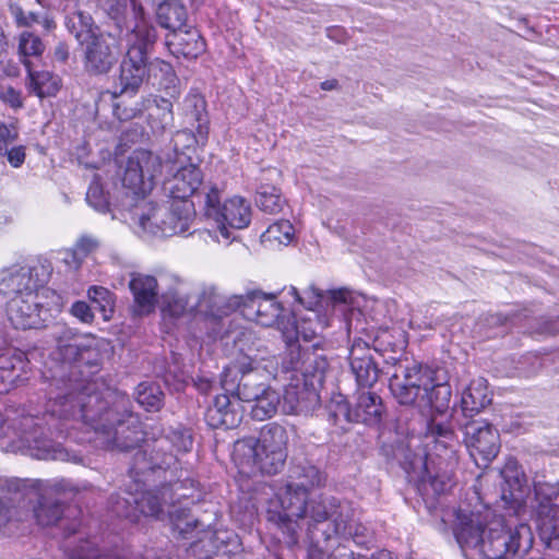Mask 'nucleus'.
<instances>
[{
    "mask_svg": "<svg viewBox=\"0 0 559 559\" xmlns=\"http://www.w3.org/2000/svg\"><path fill=\"white\" fill-rule=\"evenodd\" d=\"M111 397V393L103 396L96 392L95 384L88 383L80 392L51 397L53 405L50 417L58 415L81 420L94 431L96 444L107 450L128 451L144 442V449L136 452L130 469L134 477L156 468L170 467L175 457L169 450H191V433L181 427L170 429L151 444L144 438L145 432L139 417L128 411V400L116 396L115 401H110Z\"/></svg>",
    "mask_w": 559,
    "mask_h": 559,
    "instance_id": "nucleus-1",
    "label": "nucleus"
},
{
    "mask_svg": "<svg viewBox=\"0 0 559 559\" xmlns=\"http://www.w3.org/2000/svg\"><path fill=\"white\" fill-rule=\"evenodd\" d=\"M455 538L466 559L496 558L527 551L533 544L531 527L525 523L504 525L502 520L491 522L487 539L478 515H457Z\"/></svg>",
    "mask_w": 559,
    "mask_h": 559,
    "instance_id": "nucleus-2",
    "label": "nucleus"
},
{
    "mask_svg": "<svg viewBox=\"0 0 559 559\" xmlns=\"http://www.w3.org/2000/svg\"><path fill=\"white\" fill-rule=\"evenodd\" d=\"M273 361L257 356L245 355L236 366L240 373L237 384L231 369H225L222 386L225 392L236 396L239 401L251 403V416L257 420L273 417L278 407L281 395L269 384L261 381L263 373L272 374Z\"/></svg>",
    "mask_w": 559,
    "mask_h": 559,
    "instance_id": "nucleus-3",
    "label": "nucleus"
},
{
    "mask_svg": "<svg viewBox=\"0 0 559 559\" xmlns=\"http://www.w3.org/2000/svg\"><path fill=\"white\" fill-rule=\"evenodd\" d=\"M288 436L284 427L267 424L262 427L259 438L245 437L234 444L233 457L246 473L259 471L276 474L284 467L287 457Z\"/></svg>",
    "mask_w": 559,
    "mask_h": 559,
    "instance_id": "nucleus-4",
    "label": "nucleus"
},
{
    "mask_svg": "<svg viewBox=\"0 0 559 559\" xmlns=\"http://www.w3.org/2000/svg\"><path fill=\"white\" fill-rule=\"evenodd\" d=\"M430 430L439 436L438 441L427 443L429 449L424 462V475L418 489L423 496L435 498L447 492L452 486L453 468L457 464L455 432L449 426L433 421Z\"/></svg>",
    "mask_w": 559,
    "mask_h": 559,
    "instance_id": "nucleus-5",
    "label": "nucleus"
},
{
    "mask_svg": "<svg viewBox=\"0 0 559 559\" xmlns=\"http://www.w3.org/2000/svg\"><path fill=\"white\" fill-rule=\"evenodd\" d=\"M288 481L277 493L282 511L281 522L304 521L307 532H312L311 510L314 504L324 499H336L332 496L318 495L309 498V490L325 483V476L313 465L296 466Z\"/></svg>",
    "mask_w": 559,
    "mask_h": 559,
    "instance_id": "nucleus-6",
    "label": "nucleus"
},
{
    "mask_svg": "<svg viewBox=\"0 0 559 559\" xmlns=\"http://www.w3.org/2000/svg\"><path fill=\"white\" fill-rule=\"evenodd\" d=\"M157 38L156 28L141 17L127 36V52L120 63L112 98L134 97L148 76V47Z\"/></svg>",
    "mask_w": 559,
    "mask_h": 559,
    "instance_id": "nucleus-7",
    "label": "nucleus"
},
{
    "mask_svg": "<svg viewBox=\"0 0 559 559\" xmlns=\"http://www.w3.org/2000/svg\"><path fill=\"white\" fill-rule=\"evenodd\" d=\"M312 532H308L313 542L319 543L317 534L319 526L325 524L321 531L323 540L333 536L353 539L357 545H366L370 540L369 530L354 519V509L347 501L338 499H324L314 504L311 510Z\"/></svg>",
    "mask_w": 559,
    "mask_h": 559,
    "instance_id": "nucleus-8",
    "label": "nucleus"
},
{
    "mask_svg": "<svg viewBox=\"0 0 559 559\" xmlns=\"http://www.w3.org/2000/svg\"><path fill=\"white\" fill-rule=\"evenodd\" d=\"M194 203L170 199L163 204L146 203L139 214V226L153 236L183 235L194 219Z\"/></svg>",
    "mask_w": 559,
    "mask_h": 559,
    "instance_id": "nucleus-9",
    "label": "nucleus"
},
{
    "mask_svg": "<svg viewBox=\"0 0 559 559\" xmlns=\"http://www.w3.org/2000/svg\"><path fill=\"white\" fill-rule=\"evenodd\" d=\"M60 296L50 288L16 295L8 301L7 316L15 329L28 330L44 326L50 311L59 309Z\"/></svg>",
    "mask_w": 559,
    "mask_h": 559,
    "instance_id": "nucleus-10",
    "label": "nucleus"
},
{
    "mask_svg": "<svg viewBox=\"0 0 559 559\" xmlns=\"http://www.w3.org/2000/svg\"><path fill=\"white\" fill-rule=\"evenodd\" d=\"M203 212L204 215L217 224L219 235L229 239L227 226L233 228H245L251 222V204L242 197L235 195L221 203V192L216 187H204Z\"/></svg>",
    "mask_w": 559,
    "mask_h": 559,
    "instance_id": "nucleus-11",
    "label": "nucleus"
},
{
    "mask_svg": "<svg viewBox=\"0 0 559 559\" xmlns=\"http://www.w3.org/2000/svg\"><path fill=\"white\" fill-rule=\"evenodd\" d=\"M390 391L401 405H414L432 388V376L429 368L407 360L400 361L390 377Z\"/></svg>",
    "mask_w": 559,
    "mask_h": 559,
    "instance_id": "nucleus-12",
    "label": "nucleus"
},
{
    "mask_svg": "<svg viewBox=\"0 0 559 559\" xmlns=\"http://www.w3.org/2000/svg\"><path fill=\"white\" fill-rule=\"evenodd\" d=\"M182 488L181 481L173 485L163 486L156 490H147L138 496L130 495L129 499L117 501L114 511L120 515L138 521L140 515L159 519L164 513V507L175 503V496L187 497L186 493H179Z\"/></svg>",
    "mask_w": 559,
    "mask_h": 559,
    "instance_id": "nucleus-13",
    "label": "nucleus"
},
{
    "mask_svg": "<svg viewBox=\"0 0 559 559\" xmlns=\"http://www.w3.org/2000/svg\"><path fill=\"white\" fill-rule=\"evenodd\" d=\"M173 525L183 539H193L187 549L189 557L210 559L231 551L228 549L230 542L227 532H216L209 527L199 530V521L189 516L173 520Z\"/></svg>",
    "mask_w": 559,
    "mask_h": 559,
    "instance_id": "nucleus-14",
    "label": "nucleus"
},
{
    "mask_svg": "<svg viewBox=\"0 0 559 559\" xmlns=\"http://www.w3.org/2000/svg\"><path fill=\"white\" fill-rule=\"evenodd\" d=\"M49 276V269L41 263L14 264L1 270L0 294L26 295L46 288L44 285Z\"/></svg>",
    "mask_w": 559,
    "mask_h": 559,
    "instance_id": "nucleus-15",
    "label": "nucleus"
},
{
    "mask_svg": "<svg viewBox=\"0 0 559 559\" xmlns=\"http://www.w3.org/2000/svg\"><path fill=\"white\" fill-rule=\"evenodd\" d=\"M162 167L159 156L145 150L134 151L127 160L122 183L135 194H144L153 189Z\"/></svg>",
    "mask_w": 559,
    "mask_h": 559,
    "instance_id": "nucleus-16",
    "label": "nucleus"
},
{
    "mask_svg": "<svg viewBox=\"0 0 559 559\" xmlns=\"http://www.w3.org/2000/svg\"><path fill=\"white\" fill-rule=\"evenodd\" d=\"M162 310L166 316L180 318L195 311L194 288L173 273L160 274Z\"/></svg>",
    "mask_w": 559,
    "mask_h": 559,
    "instance_id": "nucleus-17",
    "label": "nucleus"
},
{
    "mask_svg": "<svg viewBox=\"0 0 559 559\" xmlns=\"http://www.w3.org/2000/svg\"><path fill=\"white\" fill-rule=\"evenodd\" d=\"M230 307L241 308L242 316L262 326L280 324L283 308L273 296L261 292L230 296Z\"/></svg>",
    "mask_w": 559,
    "mask_h": 559,
    "instance_id": "nucleus-18",
    "label": "nucleus"
},
{
    "mask_svg": "<svg viewBox=\"0 0 559 559\" xmlns=\"http://www.w3.org/2000/svg\"><path fill=\"white\" fill-rule=\"evenodd\" d=\"M464 442L475 459L490 462L500 449L498 430L486 420H471L464 426Z\"/></svg>",
    "mask_w": 559,
    "mask_h": 559,
    "instance_id": "nucleus-19",
    "label": "nucleus"
},
{
    "mask_svg": "<svg viewBox=\"0 0 559 559\" xmlns=\"http://www.w3.org/2000/svg\"><path fill=\"white\" fill-rule=\"evenodd\" d=\"M84 69L91 75L107 74L118 60L115 38L100 34L84 45Z\"/></svg>",
    "mask_w": 559,
    "mask_h": 559,
    "instance_id": "nucleus-20",
    "label": "nucleus"
},
{
    "mask_svg": "<svg viewBox=\"0 0 559 559\" xmlns=\"http://www.w3.org/2000/svg\"><path fill=\"white\" fill-rule=\"evenodd\" d=\"M203 174L201 169L193 164L181 166L176 173L164 182V190L173 200L190 201L189 198L197 195L203 203V195L198 194V189L202 186Z\"/></svg>",
    "mask_w": 559,
    "mask_h": 559,
    "instance_id": "nucleus-21",
    "label": "nucleus"
},
{
    "mask_svg": "<svg viewBox=\"0 0 559 559\" xmlns=\"http://www.w3.org/2000/svg\"><path fill=\"white\" fill-rule=\"evenodd\" d=\"M130 276L129 288L133 296L134 312L138 316L152 313L157 305L160 277L157 280L143 273H132Z\"/></svg>",
    "mask_w": 559,
    "mask_h": 559,
    "instance_id": "nucleus-22",
    "label": "nucleus"
},
{
    "mask_svg": "<svg viewBox=\"0 0 559 559\" xmlns=\"http://www.w3.org/2000/svg\"><path fill=\"white\" fill-rule=\"evenodd\" d=\"M57 347L67 361L84 360L85 354L97 352L98 341L91 334H80L73 329L63 328L57 336Z\"/></svg>",
    "mask_w": 559,
    "mask_h": 559,
    "instance_id": "nucleus-23",
    "label": "nucleus"
},
{
    "mask_svg": "<svg viewBox=\"0 0 559 559\" xmlns=\"http://www.w3.org/2000/svg\"><path fill=\"white\" fill-rule=\"evenodd\" d=\"M319 404L317 390L307 383H289L284 391L280 406L288 415H307Z\"/></svg>",
    "mask_w": 559,
    "mask_h": 559,
    "instance_id": "nucleus-24",
    "label": "nucleus"
},
{
    "mask_svg": "<svg viewBox=\"0 0 559 559\" xmlns=\"http://www.w3.org/2000/svg\"><path fill=\"white\" fill-rule=\"evenodd\" d=\"M451 400V389L448 384L432 382V388L425 396V405H429L433 409V414L427 425L426 438L431 441H438L439 436H435L430 430V426L433 421L441 423L450 427L454 432V428L451 421L452 412L449 409Z\"/></svg>",
    "mask_w": 559,
    "mask_h": 559,
    "instance_id": "nucleus-25",
    "label": "nucleus"
},
{
    "mask_svg": "<svg viewBox=\"0 0 559 559\" xmlns=\"http://www.w3.org/2000/svg\"><path fill=\"white\" fill-rule=\"evenodd\" d=\"M349 362L359 389H370L378 381L380 370L365 345L358 343L352 347Z\"/></svg>",
    "mask_w": 559,
    "mask_h": 559,
    "instance_id": "nucleus-26",
    "label": "nucleus"
},
{
    "mask_svg": "<svg viewBox=\"0 0 559 559\" xmlns=\"http://www.w3.org/2000/svg\"><path fill=\"white\" fill-rule=\"evenodd\" d=\"M229 299L230 297L222 295L214 285L194 288L195 311L206 316L222 317L236 310V307H230Z\"/></svg>",
    "mask_w": 559,
    "mask_h": 559,
    "instance_id": "nucleus-27",
    "label": "nucleus"
},
{
    "mask_svg": "<svg viewBox=\"0 0 559 559\" xmlns=\"http://www.w3.org/2000/svg\"><path fill=\"white\" fill-rule=\"evenodd\" d=\"M144 110L148 111L147 122L153 133L162 134L174 124L173 104L170 100L148 96L143 98Z\"/></svg>",
    "mask_w": 559,
    "mask_h": 559,
    "instance_id": "nucleus-28",
    "label": "nucleus"
},
{
    "mask_svg": "<svg viewBox=\"0 0 559 559\" xmlns=\"http://www.w3.org/2000/svg\"><path fill=\"white\" fill-rule=\"evenodd\" d=\"M229 393L217 395L214 404L206 411V420L213 428H235L241 421V413L233 407Z\"/></svg>",
    "mask_w": 559,
    "mask_h": 559,
    "instance_id": "nucleus-29",
    "label": "nucleus"
},
{
    "mask_svg": "<svg viewBox=\"0 0 559 559\" xmlns=\"http://www.w3.org/2000/svg\"><path fill=\"white\" fill-rule=\"evenodd\" d=\"M503 484L501 498L506 502H521L525 496V476L514 459H510L501 469Z\"/></svg>",
    "mask_w": 559,
    "mask_h": 559,
    "instance_id": "nucleus-30",
    "label": "nucleus"
},
{
    "mask_svg": "<svg viewBox=\"0 0 559 559\" xmlns=\"http://www.w3.org/2000/svg\"><path fill=\"white\" fill-rule=\"evenodd\" d=\"M26 367L25 355L10 350L0 354V394L9 392L22 380Z\"/></svg>",
    "mask_w": 559,
    "mask_h": 559,
    "instance_id": "nucleus-31",
    "label": "nucleus"
},
{
    "mask_svg": "<svg viewBox=\"0 0 559 559\" xmlns=\"http://www.w3.org/2000/svg\"><path fill=\"white\" fill-rule=\"evenodd\" d=\"M491 402L487 388V381L484 378H477L471 381L463 391L461 397V408L465 416H473L484 409Z\"/></svg>",
    "mask_w": 559,
    "mask_h": 559,
    "instance_id": "nucleus-32",
    "label": "nucleus"
},
{
    "mask_svg": "<svg viewBox=\"0 0 559 559\" xmlns=\"http://www.w3.org/2000/svg\"><path fill=\"white\" fill-rule=\"evenodd\" d=\"M383 405L379 395L371 391L360 389L354 408L356 423L367 425L377 424L382 415Z\"/></svg>",
    "mask_w": 559,
    "mask_h": 559,
    "instance_id": "nucleus-33",
    "label": "nucleus"
},
{
    "mask_svg": "<svg viewBox=\"0 0 559 559\" xmlns=\"http://www.w3.org/2000/svg\"><path fill=\"white\" fill-rule=\"evenodd\" d=\"M329 368L326 358L309 348L302 355V366L299 373L304 378V382L317 390L321 386L325 379Z\"/></svg>",
    "mask_w": 559,
    "mask_h": 559,
    "instance_id": "nucleus-34",
    "label": "nucleus"
},
{
    "mask_svg": "<svg viewBox=\"0 0 559 559\" xmlns=\"http://www.w3.org/2000/svg\"><path fill=\"white\" fill-rule=\"evenodd\" d=\"M536 513L539 536L550 546L559 540V506L543 503L537 506Z\"/></svg>",
    "mask_w": 559,
    "mask_h": 559,
    "instance_id": "nucleus-35",
    "label": "nucleus"
},
{
    "mask_svg": "<svg viewBox=\"0 0 559 559\" xmlns=\"http://www.w3.org/2000/svg\"><path fill=\"white\" fill-rule=\"evenodd\" d=\"M168 46H175V52L185 58L194 59L205 50V43L198 31L180 28L174 32V40L167 41Z\"/></svg>",
    "mask_w": 559,
    "mask_h": 559,
    "instance_id": "nucleus-36",
    "label": "nucleus"
},
{
    "mask_svg": "<svg viewBox=\"0 0 559 559\" xmlns=\"http://www.w3.org/2000/svg\"><path fill=\"white\" fill-rule=\"evenodd\" d=\"M156 17L162 27L177 32L186 25L187 11L179 0H164L156 9Z\"/></svg>",
    "mask_w": 559,
    "mask_h": 559,
    "instance_id": "nucleus-37",
    "label": "nucleus"
},
{
    "mask_svg": "<svg viewBox=\"0 0 559 559\" xmlns=\"http://www.w3.org/2000/svg\"><path fill=\"white\" fill-rule=\"evenodd\" d=\"M66 26L81 45L102 34L98 32L92 16L81 10L67 16Z\"/></svg>",
    "mask_w": 559,
    "mask_h": 559,
    "instance_id": "nucleus-38",
    "label": "nucleus"
},
{
    "mask_svg": "<svg viewBox=\"0 0 559 559\" xmlns=\"http://www.w3.org/2000/svg\"><path fill=\"white\" fill-rule=\"evenodd\" d=\"M182 114L187 123L194 126L199 133L203 132L207 123L206 103L204 97L197 91L192 90L183 99Z\"/></svg>",
    "mask_w": 559,
    "mask_h": 559,
    "instance_id": "nucleus-39",
    "label": "nucleus"
},
{
    "mask_svg": "<svg viewBox=\"0 0 559 559\" xmlns=\"http://www.w3.org/2000/svg\"><path fill=\"white\" fill-rule=\"evenodd\" d=\"M257 206L264 213L278 214L286 205L280 189L271 185H261L255 198Z\"/></svg>",
    "mask_w": 559,
    "mask_h": 559,
    "instance_id": "nucleus-40",
    "label": "nucleus"
},
{
    "mask_svg": "<svg viewBox=\"0 0 559 559\" xmlns=\"http://www.w3.org/2000/svg\"><path fill=\"white\" fill-rule=\"evenodd\" d=\"M283 337L288 345V352L284 358L283 366L287 371L299 372L302 366V355L306 349H302L297 343L298 330L292 324L290 329L283 331Z\"/></svg>",
    "mask_w": 559,
    "mask_h": 559,
    "instance_id": "nucleus-41",
    "label": "nucleus"
},
{
    "mask_svg": "<svg viewBox=\"0 0 559 559\" xmlns=\"http://www.w3.org/2000/svg\"><path fill=\"white\" fill-rule=\"evenodd\" d=\"M64 512L63 504L41 496L37 507L34 509L36 521L41 526L56 525Z\"/></svg>",
    "mask_w": 559,
    "mask_h": 559,
    "instance_id": "nucleus-42",
    "label": "nucleus"
},
{
    "mask_svg": "<svg viewBox=\"0 0 559 559\" xmlns=\"http://www.w3.org/2000/svg\"><path fill=\"white\" fill-rule=\"evenodd\" d=\"M31 83L35 94L40 97H49L57 94L60 88V79L49 71L32 72L28 70Z\"/></svg>",
    "mask_w": 559,
    "mask_h": 559,
    "instance_id": "nucleus-43",
    "label": "nucleus"
},
{
    "mask_svg": "<svg viewBox=\"0 0 559 559\" xmlns=\"http://www.w3.org/2000/svg\"><path fill=\"white\" fill-rule=\"evenodd\" d=\"M19 53L23 58V63L29 70L31 62L27 60L28 57H39L45 50V45L41 39L31 33L23 32L19 36Z\"/></svg>",
    "mask_w": 559,
    "mask_h": 559,
    "instance_id": "nucleus-44",
    "label": "nucleus"
},
{
    "mask_svg": "<svg viewBox=\"0 0 559 559\" xmlns=\"http://www.w3.org/2000/svg\"><path fill=\"white\" fill-rule=\"evenodd\" d=\"M26 481L19 478H0V508L5 510V522L9 519V502L22 496Z\"/></svg>",
    "mask_w": 559,
    "mask_h": 559,
    "instance_id": "nucleus-45",
    "label": "nucleus"
},
{
    "mask_svg": "<svg viewBox=\"0 0 559 559\" xmlns=\"http://www.w3.org/2000/svg\"><path fill=\"white\" fill-rule=\"evenodd\" d=\"M294 226L289 221H278L262 234L261 239L265 243L287 245L294 237Z\"/></svg>",
    "mask_w": 559,
    "mask_h": 559,
    "instance_id": "nucleus-46",
    "label": "nucleus"
},
{
    "mask_svg": "<svg viewBox=\"0 0 559 559\" xmlns=\"http://www.w3.org/2000/svg\"><path fill=\"white\" fill-rule=\"evenodd\" d=\"M329 420L342 429H345V424L356 423L354 409L350 408L348 402L342 395L330 403Z\"/></svg>",
    "mask_w": 559,
    "mask_h": 559,
    "instance_id": "nucleus-47",
    "label": "nucleus"
},
{
    "mask_svg": "<svg viewBox=\"0 0 559 559\" xmlns=\"http://www.w3.org/2000/svg\"><path fill=\"white\" fill-rule=\"evenodd\" d=\"M9 135V129L4 126H0V153L7 156L11 166L17 168L25 160V148L24 146H12L9 148L7 142Z\"/></svg>",
    "mask_w": 559,
    "mask_h": 559,
    "instance_id": "nucleus-48",
    "label": "nucleus"
},
{
    "mask_svg": "<svg viewBox=\"0 0 559 559\" xmlns=\"http://www.w3.org/2000/svg\"><path fill=\"white\" fill-rule=\"evenodd\" d=\"M37 489L41 496L47 497L51 495H66L68 492H75L76 489L73 484L64 478L51 480H37Z\"/></svg>",
    "mask_w": 559,
    "mask_h": 559,
    "instance_id": "nucleus-49",
    "label": "nucleus"
},
{
    "mask_svg": "<svg viewBox=\"0 0 559 559\" xmlns=\"http://www.w3.org/2000/svg\"><path fill=\"white\" fill-rule=\"evenodd\" d=\"M121 98H114L115 103L112 105L114 116L120 121L132 120L144 111L143 98L135 102L133 106L124 104Z\"/></svg>",
    "mask_w": 559,
    "mask_h": 559,
    "instance_id": "nucleus-50",
    "label": "nucleus"
},
{
    "mask_svg": "<svg viewBox=\"0 0 559 559\" xmlns=\"http://www.w3.org/2000/svg\"><path fill=\"white\" fill-rule=\"evenodd\" d=\"M88 298L92 302L96 304L98 309L104 312V319L108 320L110 318L107 314L112 312V299L110 292L102 286H92L87 290Z\"/></svg>",
    "mask_w": 559,
    "mask_h": 559,
    "instance_id": "nucleus-51",
    "label": "nucleus"
},
{
    "mask_svg": "<svg viewBox=\"0 0 559 559\" xmlns=\"http://www.w3.org/2000/svg\"><path fill=\"white\" fill-rule=\"evenodd\" d=\"M87 203L100 213H105L109 209L108 198L104 192L102 185L98 180H93L86 192Z\"/></svg>",
    "mask_w": 559,
    "mask_h": 559,
    "instance_id": "nucleus-52",
    "label": "nucleus"
},
{
    "mask_svg": "<svg viewBox=\"0 0 559 559\" xmlns=\"http://www.w3.org/2000/svg\"><path fill=\"white\" fill-rule=\"evenodd\" d=\"M138 403L147 411H156L162 405V393L153 386L141 384L136 394Z\"/></svg>",
    "mask_w": 559,
    "mask_h": 559,
    "instance_id": "nucleus-53",
    "label": "nucleus"
},
{
    "mask_svg": "<svg viewBox=\"0 0 559 559\" xmlns=\"http://www.w3.org/2000/svg\"><path fill=\"white\" fill-rule=\"evenodd\" d=\"M534 489L535 497L538 502L537 506H540L543 503L554 504L552 500H555L559 495V483L535 480Z\"/></svg>",
    "mask_w": 559,
    "mask_h": 559,
    "instance_id": "nucleus-54",
    "label": "nucleus"
},
{
    "mask_svg": "<svg viewBox=\"0 0 559 559\" xmlns=\"http://www.w3.org/2000/svg\"><path fill=\"white\" fill-rule=\"evenodd\" d=\"M292 294L301 305H304L309 310H313L316 307H318L324 296L323 293L314 286L308 287L301 294L297 290V288L292 287Z\"/></svg>",
    "mask_w": 559,
    "mask_h": 559,
    "instance_id": "nucleus-55",
    "label": "nucleus"
},
{
    "mask_svg": "<svg viewBox=\"0 0 559 559\" xmlns=\"http://www.w3.org/2000/svg\"><path fill=\"white\" fill-rule=\"evenodd\" d=\"M151 66L157 67L159 69V71L165 74V80L167 82L165 84V88L166 90L171 88L173 91L168 92V94L173 97L176 96L178 94V92L176 91V86H175V82L177 81V78L174 73L171 64L168 62L162 61V60H156Z\"/></svg>",
    "mask_w": 559,
    "mask_h": 559,
    "instance_id": "nucleus-56",
    "label": "nucleus"
},
{
    "mask_svg": "<svg viewBox=\"0 0 559 559\" xmlns=\"http://www.w3.org/2000/svg\"><path fill=\"white\" fill-rule=\"evenodd\" d=\"M98 246L99 242L96 238L91 236H82L75 242L73 250L84 260L90 253L94 252Z\"/></svg>",
    "mask_w": 559,
    "mask_h": 559,
    "instance_id": "nucleus-57",
    "label": "nucleus"
},
{
    "mask_svg": "<svg viewBox=\"0 0 559 559\" xmlns=\"http://www.w3.org/2000/svg\"><path fill=\"white\" fill-rule=\"evenodd\" d=\"M70 312L83 323L91 324L94 321V313L85 301L74 302Z\"/></svg>",
    "mask_w": 559,
    "mask_h": 559,
    "instance_id": "nucleus-58",
    "label": "nucleus"
},
{
    "mask_svg": "<svg viewBox=\"0 0 559 559\" xmlns=\"http://www.w3.org/2000/svg\"><path fill=\"white\" fill-rule=\"evenodd\" d=\"M0 99L12 108L22 107L21 94L12 86L0 85Z\"/></svg>",
    "mask_w": 559,
    "mask_h": 559,
    "instance_id": "nucleus-59",
    "label": "nucleus"
},
{
    "mask_svg": "<svg viewBox=\"0 0 559 559\" xmlns=\"http://www.w3.org/2000/svg\"><path fill=\"white\" fill-rule=\"evenodd\" d=\"M9 12L17 27H28L27 12L19 3L10 2Z\"/></svg>",
    "mask_w": 559,
    "mask_h": 559,
    "instance_id": "nucleus-60",
    "label": "nucleus"
},
{
    "mask_svg": "<svg viewBox=\"0 0 559 559\" xmlns=\"http://www.w3.org/2000/svg\"><path fill=\"white\" fill-rule=\"evenodd\" d=\"M329 559H356L352 549L346 546L338 545L329 556Z\"/></svg>",
    "mask_w": 559,
    "mask_h": 559,
    "instance_id": "nucleus-61",
    "label": "nucleus"
},
{
    "mask_svg": "<svg viewBox=\"0 0 559 559\" xmlns=\"http://www.w3.org/2000/svg\"><path fill=\"white\" fill-rule=\"evenodd\" d=\"M83 261V258H81L76 252L72 249H69L64 252L63 262L72 269H78Z\"/></svg>",
    "mask_w": 559,
    "mask_h": 559,
    "instance_id": "nucleus-62",
    "label": "nucleus"
},
{
    "mask_svg": "<svg viewBox=\"0 0 559 559\" xmlns=\"http://www.w3.org/2000/svg\"><path fill=\"white\" fill-rule=\"evenodd\" d=\"M329 295L334 304H345L349 297V293L346 289L331 290Z\"/></svg>",
    "mask_w": 559,
    "mask_h": 559,
    "instance_id": "nucleus-63",
    "label": "nucleus"
},
{
    "mask_svg": "<svg viewBox=\"0 0 559 559\" xmlns=\"http://www.w3.org/2000/svg\"><path fill=\"white\" fill-rule=\"evenodd\" d=\"M55 57L61 62H66L69 58V47L64 43H59L55 48Z\"/></svg>",
    "mask_w": 559,
    "mask_h": 559,
    "instance_id": "nucleus-64",
    "label": "nucleus"
}]
</instances>
